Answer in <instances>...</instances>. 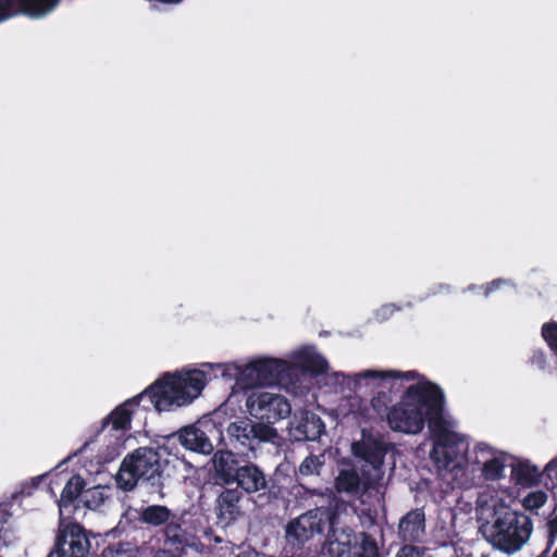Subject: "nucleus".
I'll list each match as a JSON object with an SVG mask.
<instances>
[{
	"label": "nucleus",
	"mask_w": 557,
	"mask_h": 557,
	"mask_svg": "<svg viewBox=\"0 0 557 557\" xmlns=\"http://www.w3.org/2000/svg\"><path fill=\"white\" fill-rule=\"evenodd\" d=\"M445 396L435 383L418 382L406 388L398 404L386 413L387 424L395 432L420 433L425 422L435 440L431 457L438 468L454 462L450 451L459 442L458 434L449 431L444 419Z\"/></svg>",
	"instance_id": "nucleus-1"
},
{
	"label": "nucleus",
	"mask_w": 557,
	"mask_h": 557,
	"mask_svg": "<svg viewBox=\"0 0 557 557\" xmlns=\"http://www.w3.org/2000/svg\"><path fill=\"white\" fill-rule=\"evenodd\" d=\"M208 382L207 373L203 370L193 369L177 373H165L154 383L148 386L140 394L125 400L116 406L102 421L96 435H99L108 426L116 438V445L125 440V434L131 430L132 417L136 407L141 401L145 410L151 407L158 412L170 411L190 404L205 388Z\"/></svg>",
	"instance_id": "nucleus-2"
},
{
	"label": "nucleus",
	"mask_w": 557,
	"mask_h": 557,
	"mask_svg": "<svg viewBox=\"0 0 557 557\" xmlns=\"http://www.w3.org/2000/svg\"><path fill=\"white\" fill-rule=\"evenodd\" d=\"M212 478L216 484L238 488L242 494L277 499L283 495V486L277 479L268 475L257 463L244 459L230 448L214 451L212 458Z\"/></svg>",
	"instance_id": "nucleus-3"
},
{
	"label": "nucleus",
	"mask_w": 557,
	"mask_h": 557,
	"mask_svg": "<svg viewBox=\"0 0 557 557\" xmlns=\"http://www.w3.org/2000/svg\"><path fill=\"white\" fill-rule=\"evenodd\" d=\"M166 463L159 447H138L123 458L114 476L115 485L123 492H132L141 483L149 488L150 494L164 497L163 473Z\"/></svg>",
	"instance_id": "nucleus-4"
},
{
	"label": "nucleus",
	"mask_w": 557,
	"mask_h": 557,
	"mask_svg": "<svg viewBox=\"0 0 557 557\" xmlns=\"http://www.w3.org/2000/svg\"><path fill=\"white\" fill-rule=\"evenodd\" d=\"M532 531L531 517L508 506L496 509L492 523L483 527L486 540L506 554L519 552L528 543Z\"/></svg>",
	"instance_id": "nucleus-5"
},
{
	"label": "nucleus",
	"mask_w": 557,
	"mask_h": 557,
	"mask_svg": "<svg viewBox=\"0 0 557 557\" xmlns=\"http://www.w3.org/2000/svg\"><path fill=\"white\" fill-rule=\"evenodd\" d=\"M389 444L381 434H374L371 430L362 429L361 438L351 444L352 455L366 465L362 466V474L366 475V487H377L384 476V460L388 453Z\"/></svg>",
	"instance_id": "nucleus-6"
},
{
	"label": "nucleus",
	"mask_w": 557,
	"mask_h": 557,
	"mask_svg": "<svg viewBox=\"0 0 557 557\" xmlns=\"http://www.w3.org/2000/svg\"><path fill=\"white\" fill-rule=\"evenodd\" d=\"M237 382L243 388L285 384L290 381L293 369L288 361L263 357L236 368Z\"/></svg>",
	"instance_id": "nucleus-7"
},
{
	"label": "nucleus",
	"mask_w": 557,
	"mask_h": 557,
	"mask_svg": "<svg viewBox=\"0 0 557 557\" xmlns=\"http://www.w3.org/2000/svg\"><path fill=\"white\" fill-rule=\"evenodd\" d=\"M330 506L315 507L292 519L285 527V541L294 555L302 550L305 544L315 535H322L331 519Z\"/></svg>",
	"instance_id": "nucleus-8"
},
{
	"label": "nucleus",
	"mask_w": 557,
	"mask_h": 557,
	"mask_svg": "<svg viewBox=\"0 0 557 557\" xmlns=\"http://www.w3.org/2000/svg\"><path fill=\"white\" fill-rule=\"evenodd\" d=\"M230 445L238 456L255 451L261 443L271 442L277 436L273 426L245 418L231 422L226 428Z\"/></svg>",
	"instance_id": "nucleus-9"
},
{
	"label": "nucleus",
	"mask_w": 557,
	"mask_h": 557,
	"mask_svg": "<svg viewBox=\"0 0 557 557\" xmlns=\"http://www.w3.org/2000/svg\"><path fill=\"white\" fill-rule=\"evenodd\" d=\"M345 506V502H336L334 507L330 506L331 519L327 521V533L323 542V548L330 557H350L360 544L352 528L339 525V510Z\"/></svg>",
	"instance_id": "nucleus-10"
},
{
	"label": "nucleus",
	"mask_w": 557,
	"mask_h": 557,
	"mask_svg": "<svg viewBox=\"0 0 557 557\" xmlns=\"http://www.w3.org/2000/svg\"><path fill=\"white\" fill-rule=\"evenodd\" d=\"M360 379L379 380L377 392L371 399L372 408L377 412H388L389 405L393 403V393H399L403 388L401 380L411 381L417 376V372L407 371H376L367 370L358 375Z\"/></svg>",
	"instance_id": "nucleus-11"
},
{
	"label": "nucleus",
	"mask_w": 557,
	"mask_h": 557,
	"mask_svg": "<svg viewBox=\"0 0 557 557\" xmlns=\"http://www.w3.org/2000/svg\"><path fill=\"white\" fill-rule=\"evenodd\" d=\"M176 515L165 505H148L135 508L129 506L122 515L120 524L125 531H139L166 527Z\"/></svg>",
	"instance_id": "nucleus-12"
},
{
	"label": "nucleus",
	"mask_w": 557,
	"mask_h": 557,
	"mask_svg": "<svg viewBox=\"0 0 557 557\" xmlns=\"http://www.w3.org/2000/svg\"><path fill=\"white\" fill-rule=\"evenodd\" d=\"M247 408L249 413L259 420V423L270 426L288 417L292 411L286 397L268 392L248 397Z\"/></svg>",
	"instance_id": "nucleus-13"
},
{
	"label": "nucleus",
	"mask_w": 557,
	"mask_h": 557,
	"mask_svg": "<svg viewBox=\"0 0 557 557\" xmlns=\"http://www.w3.org/2000/svg\"><path fill=\"white\" fill-rule=\"evenodd\" d=\"M90 542L85 529L77 522L60 523L54 542L53 550L48 557L54 554L57 557H87Z\"/></svg>",
	"instance_id": "nucleus-14"
},
{
	"label": "nucleus",
	"mask_w": 557,
	"mask_h": 557,
	"mask_svg": "<svg viewBox=\"0 0 557 557\" xmlns=\"http://www.w3.org/2000/svg\"><path fill=\"white\" fill-rule=\"evenodd\" d=\"M222 487V491L215 499L214 512L216 523L225 528L235 522L242 515L240 499L243 494L238 488L228 486Z\"/></svg>",
	"instance_id": "nucleus-15"
},
{
	"label": "nucleus",
	"mask_w": 557,
	"mask_h": 557,
	"mask_svg": "<svg viewBox=\"0 0 557 557\" xmlns=\"http://www.w3.org/2000/svg\"><path fill=\"white\" fill-rule=\"evenodd\" d=\"M164 547L161 550H168L175 555L183 556L188 548L199 549L200 543H195V535L185 530L177 519H173L164 529Z\"/></svg>",
	"instance_id": "nucleus-16"
},
{
	"label": "nucleus",
	"mask_w": 557,
	"mask_h": 557,
	"mask_svg": "<svg viewBox=\"0 0 557 557\" xmlns=\"http://www.w3.org/2000/svg\"><path fill=\"white\" fill-rule=\"evenodd\" d=\"M171 437H176L184 448L195 453L209 455L214 449L207 433L196 424L183 426Z\"/></svg>",
	"instance_id": "nucleus-17"
},
{
	"label": "nucleus",
	"mask_w": 557,
	"mask_h": 557,
	"mask_svg": "<svg viewBox=\"0 0 557 557\" xmlns=\"http://www.w3.org/2000/svg\"><path fill=\"white\" fill-rule=\"evenodd\" d=\"M334 485L338 493H344L354 497H360L367 492L376 488L366 487V475L362 474V469L359 474L355 468L341 469L335 478Z\"/></svg>",
	"instance_id": "nucleus-18"
},
{
	"label": "nucleus",
	"mask_w": 557,
	"mask_h": 557,
	"mask_svg": "<svg viewBox=\"0 0 557 557\" xmlns=\"http://www.w3.org/2000/svg\"><path fill=\"white\" fill-rule=\"evenodd\" d=\"M425 533V513L423 508L408 511L398 523V534L404 542H419Z\"/></svg>",
	"instance_id": "nucleus-19"
},
{
	"label": "nucleus",
	"mask_w": 557,
	"mask_h": 557,
	"mask_svg": "<svg viewBox=\"0 0 557 557\" xmlns=\"http://www.w3.org/2000/svg\"><path fill=\"white\" fill-rule=\"evenodd\" d=\"M85 487L86 481L79 474H74L69 479L61 492V496L58 502L61 516H63L65 512L69 515L73 513L74 509L76 508L75 502L82 495Z\"/></svg>",
	"instance_id": "nucleus-20"
},
{
	"label": "nucleus",
	"mask_w": 557,
	"mask_h": 557,
	"mask_svg": "<svg viewBox=\"0 0 557 557\" xmlns=\"http://www.w3.org/2000/svg\"><path fill=\"white\" fill-rule=\"evenodd\" d=\"M511 480L521 486H532L541 481L537 467L528 461H520L511 468Z\"/></svg>",
	"instance_id": "nucleus-21"
},
{
	"label": "nucleus",
	"mask_w": 557,
	"mask_h": 557,
	"mask_svg": "<svg viewBox=\"0 0 557 557\" xmlns=\"http://www.w3.org/2000/svg\"><path fill=\"white\" fill-rule=\"evenodd\" d=\"M20 11L30 17H42L51 12L59 0H14Z\"/></svg>",
	"instance_id": "nucleus-22"
},
{
	"label": "nucleus",
	"mask_w": 557,
	"mask_h": 557,
	"mask_svg": "<svg viewBox=\"0 0 557 557\" xmlns=\"http://www.w3.org/2000/svg\"><path fill=\"white\" fill-rule=\"evenodd\" d=\"M297 361L302 369L314 375H322L329 369L327 361L319 354L300 351L297 355Z\"/></svg>",
	"instance_id": "nucleus-23"
},
{
	"label": "nucleus",
	"mask_w": 557,
	"mask_h": 557,
	"mask_svg": "<svg viewBox=\"0 0 557 557\" xmlns=\"http://www.w3.org/2000/svg\"><path fill=\"white\" fill-rule=\"evenodd\" d=\"M297 430L302 433L304 440L315 441L324 433L325 425L318 414L307 413Z\"/></svg>",
	"instance_id": "nucleus-24"
},
{
	"label": "nucleus",
	"mask_w": 557,
	"mask_h": 557,
	"mask_svg": "<svg viewBox=\"0 0 557 557\" xmlns=\"http://www.w3.org/2000/svg\"><path fill=\"white\" fill-rule=\"evenodd\" d=\"M139 544L135 542L120 541L110 544L102 550V557H137Z\"/></svg>",
	"instance_id": "nucleus-25"
},
{
	"label": "nucleus",
	"mask_w": 557,
	"mask_h": 557,
	"mask_svg": "<svg viewBox=\"0 0 557 557\" xmlns=\"http://www.w3.org/2000/svg\"><path fill=\"white\" fill-rule=\"evenodd\" d=\"M350 557H381L375 539L367 532H361L360 544Z\"/></svg>",
	"instance_id": "nucleus-26"
},
{
	"label": "nucleus",
	"mask_w": 557,
	"mask_h": 557,
	"mask_svg": "<svg viewBox=\"0 0 557 557\" xmlns=\"http://www.w3.org/2000/svg\"><path fill=\"white\" fill-rule=\"evenodd\" d=\"M324 467V456H315L310 454L299 465L298 473L302 476L320 475Z\"/></svg>",
	"instance_id": "nucleus-27"
},
{
	"label": "nucleus",
	"mask_w": 557,
	"mask_h": 557,
	"mask_svg": "<svg viewBox=\"0 0 557 557\" xmlns=\"http://www.w3.org/2000/svg\"><path fill=\"white\" fill-rule=\"evenodd\" d=\"M504 469V460L499 457H493L483 463L482 474L485 480L496 481L503 478Z\"/></svg>",
	"instance_id": "nucleus-28"
},
{
	"label": "nucleus",
	"mask_w": 557,
	"mask_h": 557,
	"mask_svg": "<svg viewBox=\"0 0 557 557\" xmlns=\"http://www.w3.org/2000/svg\"><path fill=\"white\" fill-rule=\"evenodd\" d=\"M547 502V494L543 491H535L529 493L523 499H522V506L527 510H536L544 506V504Z\"/></svg>",
	"instance_id": "nucleus-29"
},
{
	"label": "nucleus",
	"mask_w": 557,
	"mask_h": 557,
	"mask_svg": "<svg viewBox=\"0 0 557 557\" xmlns=\"http://www.w3.org/2000/svg\"><path fill=\"white\" fill-rule=\"evenodd\" d=\"M542 337L550 350L557 355V322L544 323L542 326Z\"/></svg>",
	"instance_id": "nucleus-30"
},
{
	"label": "nucleus",
	"mask_w": 557,
	"mask_h": 557,
	"mask_svg": "<svg viewBox=\"0 0 557 557\" xmlns=\"http://www.w3.org/2000/svg\"><path fill=\"white\" fill-rule=\"evenodd\" d=\"M544 478L545 485L550 487L557 486V456L553 458L541 472V479Z\"/></svg>",
	"instance_id": "nucleus-31"
},
{
	"label": "nucleus",
	"mask_w": 557,
	"mask_h": 557,
	"mask_svg": "<svg viewBox=\"0 0 557 557\" xmlns=\"http://www.w3.org/2000/svg\"><path fill=\"white\" fill-rule=\"evenodd\" d=\"M396 557H424V549L414 545H404Z\"/></svg>",
	"instance_id": "nucleus-32"
},
{
	"label": "nucleus",
	"mask_w": 557,
	"mask_h": 557,
	"mask_svg": "<svg viewBox=\"0 0 557 557\" xmlns=\"http://www.w3.org/2000/svg\"><path fill=\"white\" fill-rule=\"evenodd\" d=\"M546 529V543H548V547H553L554 543L557 541V513L547 521Z\"/></svg>",
	"instance_id": "nucleus-33"
},
{
	"label": "nucleus",
	"mask_w": 557,
	"mask_h": 557,
	"mask_svg": "<svg viewBox=\"0 0 557 557\" xmlns=\"http://www.w3.org/2000/svg\"><path fill=\"white\" fill-rule=\"evenodd\" d=\"M18 537L16 533L11 528H1L0 529V547L9 546L10 544L16 543Z\"/></svg>",
	"instance_id": "nucleus-34"
},
{
	"label": "nucleus",
	"mask_w": 557,
	"mask_h": 557,
	"mask_svg": "<svg viewBox=\"0 0 557 557\" xmlns=\"http://www.w3.org/2000/svg\"><path fill=\"white\" fill-rule=\"evenodd\" d=\"M530 362L532 366H535L540 370H544L546 367V355L542 349H535L532 351V356L530 358Z\"/></svg>",
	"instance_id": "nucleus-35"
},
{
	"label": "nucleus",
	"mask_w": 557,
	"mask_h": 557,
	"mask_svg": "<svg viewBox=\"0 0 557 557\" xmlns=\"http://www.w3.org/2000/svg\"><path fill=\"white\" fill-rule=\"evenodd\" d=\"M14 0H0V22L13 15Z\"/></svg>",
	"instance_id": "nucleus-36"
},
{
	"label": "nucleus",
	"mask_w": 557,
	"mask_h": 557,
	"mask_svg": "<svg viewBox=\"0 0 557 557\" xmlns=\"http://www.w3.org/2000/svg\"><path fill=\"white\" fill-rule=\"evenodd\" d=\"M505 283L502 278L493 280L492 282L487 283L485 286H483L484 295L487 297L492 292L499 288Z\"/></svg>",
	"instance_id": "nucleus-37"
},
{
	"label": "nucleus",
	"mask_w": 557,
	"mask_h": 557,
	"mask_svg": "<svg viewBox=\"0 0 557 557\" xmlns=\"http://www.w3.org/2000/svg\"><path fill=\"white\" fill-rule=\"evenodd\" d=\"M44 479V475H38V476H35V478H32L30 480V483H29V487L30 490H36L39 487L41 481Z\"/></svg>",
	"instance_id": "nucleus-38"
},
{
	"label": "nucleus",
	"mask_w": 557,
	"mask_h": 557,
	"mask_svg": "<svg viewBox=\"0 0 557 557\" xmlns=\"http://www.w3.org/2000/svg\"><path fill=\"white\" fill-rule=\"evenodd\" d=\"M153 557H181L175 555L174 553H170L168 550H158Z\"/></svg>",
	"instance_id": "nucleus-39"
},
{
	"label": "nucleus",
	"mask_w": 557,
	"mask_h": 557,
	"mask_svg": "<svg viewBox=\"0 0 557 557\" xmlns=\"http://www.w3.org/2000/svg\"><path fill=\"white\" fill-rule=\"evenodd\" d=\"M235 557H259V554L256 550L242 552L237 554Z\"/></svg>",
	"instance_id": "nucleus-40"
},
{
	"label": "nucleus",
	"mask_w": 557,
	"mask_h": 557,
	"mask_svg": "<svg viewBox=\"0 0 557 557\" xmlns=\"http://www.w3.org/2000/svg\"><path fill=\"white\" fill-rule=\"evenodd\" d=\"M397 308L395 307V305H386L382 308L383 311H386L388 313H393Z\"/></svg>",
	"instance_id": "nucleus-41"
},
{
	"label": "nucleus",
	"mask_w": 557,
	"mask_h": 557,
	"mask_svg": "<svg viewBox=\"0 0 557 557\" xmlns=\"http://www.w3.org/2000/svg\"><path fill=\"white\" fill-rule=\"evenodd\" d=\"M119 455V450L114 447L112 451L106 456V460H112L115 456Z\"/></svg>",
	"instance_id": "nucleus-42"
},
{
	"label": "nucleus",
	"mask_w": 557,
	"mask_h": 557,
	"mask_svg": "<svg viewBox=\"0 0 557 557\" xmlns=\"http://www.w3.org/2000/svg\"><path fill=\"white\" fill-rule=\"evenodd\" d=\"M216 368L222 369V375H223V376H226V375H227V373H226V368H224L222 364L218 363V364H216Z\"/></svg>",
	"instance_id": "nucleus-43"
},
{
	"label": "nucleus",
	"mask_w": 557,
	"mask_h": 557,
	"mask_svg": "<svg viewBox=\"0 0 557 557\" xmlns=\"http://www.w3.org/2000/svg\"><path fill=\"white\" fill-rule=\"evenodd\" d=\"M203 366H205V367H208L209 369H212V368H213V364H211V363H206V364H203Z\"/></svg>",
	"instance_id": "nucleus-44"
},
{
	"label": "nucleus",
	"mask_w": 557,
	"mask_h": 557,
	"mask_svg": "<svg viewBox=\"0 0 557 557\" xmlns=\"http://www.w3.org/2000/svg\"><path fill=\"white\" fill-rule=\"evenodd\" d=\"M552 557H557V549L553 553Z\"/></svg>",
	"instance_id": "nucleus-45"
}]
</instances>
